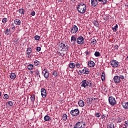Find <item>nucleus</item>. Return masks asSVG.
<instances>
[{
    "label": "nucleus",
    "mask_w": 128,
    "mask_h": 128,
    "mask_svg": "<svg viewBox=\"0 0 128 128\" xmlns=\"http://www.w3.org/2000/svg\"><path fill=\"white\" fill-rule=\"evenodd\" d=\"M42 74L44 76V78L47 80L50 77V72H48L47 70L44 69L42 71Z\"/></svg>",
    "instance_id": "1a4fd4ad"
},
{
    "label": "nucleus",
    "mask_w": 128,
    "mask_h": 128,
    "mask_svg": "<svg viewBox=\"0 0 128 128\" xmlns=\"http://www.w3.org/2000/svg\"><path fill=\"white\" fill-rule=\"evenodd\" d=\"M50 118L48 115L45 116L44 117V120L46 122H48V120H50Z\"/></svg>",
    "instance_id": "bb28decb"
},
{
    "label": "nucleus",
    "mask_w": 128,
    "mask_h": 128,
    "mask_svg": "<svg viewBox=\"0 0 128 128\" xmlns=\"http://www.w3.org/2000/svg\"><path fill=\"white\" fill-rule=\"evenodd\" d=\"M60 48L61 49V50L62 52H66L68 50V46L66 45V44L61 42L59 45Z\"/></svg>",
    "instance_id": "20e7f679"
},
{
    "label": "nucleus",
    "mask_w": 128,
    "mask_h": 128,
    "mask_svg": "<svg viewBox=\"0 0 128 128\" xmlns=\"http://www.w3.org/2000/svg\"><path fill=\"white\" fill-rule=\"evenodd\" d=\"M39 78H40V75H39Z\"/></svg>",
    "instance_id": "338daca9"
},
{
    "label": "nucleus",
    "mask_w": 128,
    "mask_h": 128,
    "mask_svg": "<svg viewBox=\"0 0 128 128\" xmlns=\"http://www.w3.org/2000/svg\"><path fill=\"white\" fill-rule=\"evenodd\" d=\"M4 100H8V94H5L4 95Z\"/></svg>",
    "instance_id": "49530a36"
},
{
    "label": "nucleus",
    "mask_w": 128,
    "mask_h": 128,
    "mask_svg": "<svg viewBox=\"0 0 128 128\" xmlns=\"http://www.w3.org/2000/svg\"><path fill=\"white\" fill-rule=\"evenodd\" d=\"M76 42L78 44H82L84 42V38L82 36H79L76 39Z\"/></svg>",
    "instance_id": "6e6552de"
},
{
    "label": "nucleus",
    "mask_w": 128,
    "mask_h": 128,
    "mask_svg": "<svg viewBox=\"0 0 128 128\" xmlns=\"http://www.w3.org/2000/svg\"><path fill=\"white\" fill-rule=\"evenodd\" d=\"M31 73H32V74H34V71H32V72H31Z\"/></svg>",
    "instance_id": "052dcab7"
},
{
    "label": "nucleus",
    "mask_w": 128,
    "mask_h": 128,
    "mask_svg": "<svg viewBox=\"0 0 128 128\" xmlns=\"http://www.w3.org/2000/svg\"><path fill=\"white\" fill-rule=\"evenodd\" d=\"M36 98V96L34 94H32L31 96L30 97V100L32 102H34V100Z\"/></svg>",
    "instance_id": "c756f323"
},
{
    "label": "nucleus",
    "mask_w": 128,
    "mask_h": 128,
    "mask_svg": "<svg viewBox=\"0 0 128 128\" xmlns=\"http://www.w3.org/2000/svg\"><path fill=\"white\" fill-rule=\"evenodd\" d=\"M92 24H94V26H96V28H98V26H100V24H98V20H94L92 22Z\"/></svg>",
    "instance_id": "b1692460"
},
{
    "label": "nucleus",
    "mask_w": 128,
    "mask_h": 128,
    "mask_svg": "<svg viewBox=\"0 0 128 128\" xmlns=\"http://www.w3.org/2000/svg\"><path fill=\"white\" fill-rule=\"evenodd\" d=\"M42 50V48H40V47L38 46V47H37L36 48V50L37 52H40Z\"/></svg>",
    "instance_id": "09e8293b"
},
{
    "label": "nucleus",
    "mask_w": 128,
    "mask_h": 128,
    "mask_svg": "<svg viewBox=\"0 0 128 128\" xmlns=\"http://www.w3.org/2000/svg\"><path fill=\"white\" fill-rule=\"evenodd\" d=\"M70 114L72 116H78L80 114V110L78 108L72 110L70 112Z\"/></svg>",
    "instance_id": "39448f33"
},
{
    "label": "nucleus",
    "mask_w": 128,
    "mask_h": 128,
    "mask_svg": "<svg viewBox=\"0 0 128 128\" xmlns=\"http://www.w3.org/2000/svg\"><path fill=\"white\" fill-rule=\"evenodd\" d=\"M88 64L90 68H94V66H95L94 62V61L92 60L89 61L88 62Z\"/></svg>",
    "instance_id": "6ab92c4d"
},
{
    "label": "nucleus",
    "mask_w": 128,
    "mask_h": 128,
    "mask_svg": "<svg viewBox=\"0 0 128 128\" xmlns=\"http://www.w3.org/2000/svg\"><path fill=\"white\" fill-rule=\"evenodd\" d=\"M78 104L79 106H80L81 108H84V100H80L78 102Z\"/></svg>",
    "instance_id": "f3484780"
},
{
    "label": "nucleus",
    "mask_w": 128,
    "mask_h": 128,
    "mask_svg": "<svg viewBox=\"0 0 128 128\" xmlns=\"http://www.w3.org/2000/svg\"><path fill=\"white\" fill-rule=\"evenodd\" d=\"M101 78H102V82H104V80H105V77H104V72H102V76H101Z\"/></svg>",
    "instance_id": "4c0bfd02"
},
{
    "label": "nucleus",
    "mask_w": 128,
    "mask_h": 128,
    "mask_svg": "<svg viewBox=\"0 0 128 128\" xmlns=\"http://www.w3.org/2000/svg\"><path fill=\"white\" fill-rule=\"evenodd\" d=\"M113 80L115 84H120V76H114Z\"/></svg>",
    "instance_id": "f8f14e48"
},
{
    "label": "nucleus",
    "mask_w": 128,
    "mask_h": 128,
    "mask_svg": "<svg viewBox=\"0 0 128 128\" xmlns=\"http://www.w3.org/2000/svg\"><path fill=\"white\" fill-rule=\"evenodd\" d=\"M58 2H62V0H58Z\"/></svg>",
    "instance_id": "4d7b16f0"
},
{
    "label": "nucleus",
    "mask_w": 128,
    "mask_h": 128,
    "mask_svg": "<svg viewBox=\"0 0 128 128\" xmlns=\"http://www.w3.org/2000/svg\"><path fill=\"white\" fill-rule=\"evenodd\" d=\"M109 128H114V124L112 123H111L109 125Z\"/></svg>",
    "instance_id": "c03bdc74"
},
{
    "label": "nucleus",
    "mask_w": 128,
    "mask_h": 128,
    "mask_svg": "<svg viewBox=\"0 0 128 128\" xmlns=\"http://www.w3.org/2000/svg\"><path fill=\"white\" fill-rule=\"evenodd\" d=\"M72 2H76V0H71Z\"/></svg>",
    "instance_id": "13d9d810"
},
{
    "label": "nucleus",
    "mask_w": 128,
    "mask_h": 128,
    "mask_svg": "<svg viewBox=\"0 0 128 128\" xmlns=\"http://www.w3.org/2000/svg\"><path fill=\"white\" fill-rule=\"evenodd\" d=\"M68 119V115H66V114H64L62 116V120H66Z\"/></svg>",
    "instance_id": "2f4dec72"
},
{
    "label": "nucleus",
    "mask_w": 128,
    "mask_h": 128,
    "mask_svg": "<svg viewBox=\"0 0 128 128\" xmlns=\"http://www.w3.org/2000/svg\"><path fill=\"white\" fill-rule=\"evenodd\" d=\"M102 2V4L103 6H104V4H106V2H108V0H102L101 1Z\"/></svg>",
    "instance_id": "ea45409f"
},
{
    "label": "nucleus",
    "mask_w": 128,
    "mask_h": 128,
    "mask_svg": "<svg viewBox=\"0 0 128 128\" xmlns=\"http://www.w3.org/2000/svg\"><path fill=\"white\" fill-rule=\"evenodd\" d=\"M102 119L106 118V115L103 114L102 116Z\"/></svg>",
    "instance_id": "5fc2aeb1"
},
{
    "label": "nucleus",
    "mask_w": 128,
    "mask_h": 128,
    "mask_svg": "<svg viewBox=\"0 0 128 128\" xmlns=\"http://www.w3.org/2000/svg\"><path fill=\"white\" fill-rule=\"evenodd\" d=\"M90 32H88V34H90Z\"/></svg>",
    "instance_id": "e2e57ef3"
},
{
    "label": "nucleus",
    "mask_w": 128,
    "mask_h": 128,
    "mask_svg": "<svg viewBox=\"0 0 128 128\" xmlns=\"http://www.w3.org/2000/svg\"><path fill=\"white\" fill-rule=\"evenodd\" d=\"M52 75L54 76H58V72L54 71L52 73Z\"/></svg>",
    "instance_id": "a18cd8bd"
},
{
    "label": "nucleus",
    "mask_w": 128,
    "mask_h": 128,
    "mask_svg": "<svg viewBox=\"0 0 128 128\" xmlns=\"http://www.w3.org/2000/svg\"><path fill=\"white\" fill-rule=\"evenodd\" d=\"M108 102L110 106H114V104H116V98H114L112 96H110L109 97Z\"/></svg>",
    "instance_id": "0eeeda50"
},
{
    "label": "nucleus",
    "mask_w": 128,
    "mask_h": 128,
    "mask_svg": "<svg viewBox=\"0 0 128 128\" xmlns=\"http://www.w3.org/2000/svg\"><path fill=\"white\" fill-rule=\"evenodd\" d=\"M31 15L32 16H36V12L34 11H32V12H31Z\"/></svg>",
    "instance_id": "8fccbe9b"
},
{
    "label": "nucleus",
    "mask_w": 128,
    "mask_h": 128,
    "mask_svg": "<svg viewBox=\"0 0 128 128\" xmlns=\"http://www.w3.org/2000/svg\"><path fill=\"white\" fill-rule=\"evenodd\" d=\"M97 42H96V40L94 38L92 40H91V44H96Z\"/></svg>",
    "instance_id": "72a5a7b5"
},
{
    "label": "nucleus",
    "mask_w": 128,
    "mask_h": 128,
    "mask_svg": "<svg viewBox=\"0 0 128 128\" xmlns=\"http://www.w3.org/2000/svg\"><path fill=\"white\" fill-rule=\"evenodd\" d=\"M126 6H128V5H125Z\"/></svg>",
    "instance_id": "69168bd1"
},
{
    "label": "nucleus",
    "mask_w": 128,
    "mask_h": 128,
    "mask_svg": "<svg viewBox=\"0 0 128 128\" xmlns=\"http://www.w3.org/2000/svg\"><path fill=\"white\" fill-rule=\"evenodd\" d=\"M92 86V82L90 81L83 80L81 82V86L82 88H86V86L90 88Z\"/></svg>",
    "instance_id": "f03ea898"
},
{
    "label": "nucleus",
    "mask_w": 128,
    "mask_h": 128,
    "mask_svg": "<svg viewBox=\"0 0 128 128\" xmlns=\"http://www.w3.org/2000/svg\"><path fill=\"white\" fill-rule=\"evenodd\" d=\"M2 96V92H0V96Z\"/></svg>",
    "instance_id": "680f3d73"
},
{
    "label": "nucleus",
    "mask_w": 128,
    "mask_h": 128,
    "mask_svg": "<svg viewBox=\"0 0 128 128\" xmlns=\"http://www.w3.org/2000/svg\"><path fill=\"white\" fill-rule=\"evenodd\" d=\"M10 77L12 80H14L16 78V74L12 72L10 75Z\"/></svg>",
    "instance_id": "a878e982"
},
{
    "label": "nucleus",
    "mask_w": 128,
    "mask_h": 128,
    "mask_svg": "<svg viewBox=\"0 0 128 128\" xmlns=\"http://www.w3.org/2000/svg\"><path fill=\"white\" fill-rule=\"evenodd\" d=\"M18 12L20 14H24V12H26V11L24 8H20L18 10Z\"/></svg>",
    "instance_id": "5701e85b"
},
{
    "label": "nucleus",
    "mask_w": 128,
    "mask_h": 128,
    "mask_svg": "<svg viewBox=\"0 0 128 128\" xmlns=\"http://www.w3.org/2000/svg\"><path fill=\"white\" fill-rule=\"evenodd\" d=\"M94 116L96 118H100V116H102V114H100V113L96 112L94 114Z\"/></svg>",
    "instance_id": "f704fd0d"
},
{
    "label": "nucleus",
    "mask_w": 128,
    "mask_h": 128,
    "mask_svg": "<svg viewBox=\"0 0 128 128\" xmlns=\"http://www.w3.org/2000/svg\"><path fill=\"white\" fill-rule=\"evenodd\" d=\"M75 66H76V68H82V65L80 64L77 62L75 64Z\"/></svg>",
    "instance_id": "cd10ccee"
},
{
    "label": "nucleus",
    "mask_w": 128,
    "mask_h": 128,
    "mask_svg": "<svg viewBox=\"0 0 128 128\" xmlns=\"http://www.w3.org/2000/svg\"><path fill=\"white\" fill-rule=\"evenodd\" d=\"M36 74L37 76H38V74H40V70H36Z\"/></svg>",
    "instance_id": "3c124183"
},
{
    "label": "nucleus",
    "mask_w": 128,
    "mask_h": 128,
    "mask_svg": "<svg viewBox=\"0 0 128 128\" xmlns=\"http://www.w3.org/2000/svg\"><path fill=\"white\" fill-rule=\"evenodd\" d=\"M98 4V0H91V6H96Z\"/></svg>",
    "instance_id": "4468645a"
},
{
    "label": "nucleus",
    "mask_w": 128,
    "mask_h": 128,
    "mask_svg": "<svg viewBox=\"0 0 128 128\" xmlns=\"http://www.w3.org/2000/svg\"><path fill=\"white\" fill-rule=\"evenodd\" d=\"M96 100V98H90L87 100V102L90 104H91L92 102V100Z\"/></svg>",
    "instance_id": "4be33fe9"
},
{
    "label": "nucleus",
    "mask_w": 128,
    "mask_h": 128,
    "mask_svg": "<svg viewBox=\"0 0 128 128\" xmlns=\"http://www.w3.org/2000/svg\"><path fill=\"white\" fill-rule=\"evenodd\" d=\"M32 48L30 47L28 48L26 50V54H27L28 56V58H30V57L32 56Z\"/></svg>",
    "instance_id": "9d476101"
},
{
    "label": "nucleus",
    "mask_w": 128,
    "mask_h": 128,
    "mask_svg": "<svg viewBox=\"0 0 128 128\" xmlns=\"http://www.w3.org/2000/svg\"><path fill=\"white\" fill-rule=\"evenodd\" d=\"M120 80H124V76L122 75H120L119 76Z\"/></svg>",
    "instance_id": "de8ad7c7"
},
{
    "label": "nucleus",
    "mask_w": 128,
    "mask_h": 128,
    "mask_svg": "<svg viewBox=\"0 0 128 128\" xmlns=\"http://www.w3.org/2000/svg\"><path fill=\"white\" fill-rule=\"evenodd\" d=\"M125 124V126H126L127 128H128V121H126L124 122Z\"/></svg>",
    "instance_id": "603ef678"
},
{
    "label": "nucleus",
    "mask_w": 128,
    "mask_h": 128,
    "mask_svg": "<svg viewBox=\"0 0 128 128\" xmlns=\"http://www.w3.org/2000/svg\"><path fill=\"white\" fill-rule=\"evenodd\" d=\"M106 89H104V90H106Z\"/></svg>",
    "instance_id": "774afa93"
},
{
    "label": "nucleus",
    "mask_w": 128,
    "mask_h": 128,
    "mask_svg": "<svg viewBox=\"0 0 128 128\" xmlns=\"http://www.w3.org/2000/svg\"><path fill=\"white\" fill-rule=\"evenodd\" d=\"M60 56H62V54L60 53Z\"/></svg>",
    "instance_id": "0e129e2a"
},
{
    "label": "nucleus",
    "mask_w": 128,
    "mask_h": 128,
    "mask_svg": "<svg viewBox=\"0 0 128 128\" xmlns=\"http://www.w3.org/2000/svg\"><path fill=\"white\" fill-rule=\"evenodd\" d=\"M41 96L42 98H46V89L44 88L41 89Z\"/></svg>",
    "instance_id": "ddd939ff"
},
{
    "label": "nucleus",
    "mask_w": 128,
    "mask_h": 128,
    "mask_svg": "<svg viewBox=\"0 0 128 128\" xmlns=\"http://www.w3.org/2000/svg\"><path fill=\"white\" fill-rule=\"evenodd\" d=\"M70 42H71L72 44H73V45L76 44V36H72L71 37Z\"/></svg>",
    "instance_id": "2eb2a0df"
},
{
    "label": "nucleus",
    "mask_w": 128,
    "mask_h": 128,
    "mask_svg": "<svg viewBox=\"0 0 128 128\" xmlns=\"http://www.w3.org/2000/svg\"><path fill=\"white\" fill-rule=\"evenodd\" d=\"M40 37L39 36L36 35L34 36V39L36 40H40Z\"/></svg>",
    "instance_id": "58836bf2"
},
{
    "label": "nucleus",
    "mask_w": 128,
    "mask_h": 128,
    "mask_svg": "<svg viewBox=\"0 0 128 128\" xmlns=\"http://www.w3.org/2000/svg\"><path fill=\"white\" fill-rule=\"evenodd\" d=\"M78 30V26L76 25H74L72 26L71 29V34H76Z\"/></svg>",
    "instance_id": "9b49d317"
},
{
    "label": "nucleus",
    "mask_w": 128,
    "mask_h": 128,
    "mask_svg": "<svg viewBox=\"0 0 128 128\" xmlns=\"http://www.w3.org/2000/svg\"><path fill=\"white\" fill-rule=\"evenodd\" d=\"M12 30H16V27L14 26V25H12Z\"/></svg>",
    "instance_id": "6e6d98bb"
},
{
    "label": "nucleus",
    "mask_w": 128,
    "mask_h": 128,
    "mask_svg": "<svg viewBox=\"0 0 128 128\" xmlns=\"http://www.w3.org/2000/svg\"><path fill=\"white\" fill-rule=\"evenodd\" d=\"M40 61L38 60H36L35 61H34V65L36 66H38V64H40Z\"/></svg>",
    "instance_id": "473e14b6"
},
{
    "label": "nucleus",
    "mask_w": 128,
    "mask_h": 128,
    "mask_svg": "<svg viewBox=\"0 0 128 128\" xmlns=\"http://www.w3.org/2000/svg\"><path fill=\"white\" fill-rule=\"evenodd\" d=\"M118 24H116L115 26H114V27H112V30L113 32H116V30H118Z\"/></svg>",
    "instance_id": "c85d7f7f"
},
{
    "label": "nucleus",
    "mask_w": 128,
    "mask_h": 128,
    "mask_svg": "<svg viewBox=\"0 0 128 128\" xmlns=\"http://www.w3.org/2000/svg\"><path fill=\"white\" fill-rule=\"evenodd\" d=\"M110 64L112 68H118V64H120V63L118 60H113L110 62Z\"/></svg>",
    "instance_id": "423d86ee"
},
{
    "label": "nucleus",
    "mask_w": 128,
    "mask_h": 128,
    "mask_svg": "<svg viewBox=\"0 0 128 128\" xmlns=\"http://www.w3.org/2000/svg\"><path fill=\"white\" fill-rule=\"evenodd\" d=\"M8 104L10 106H14V103L10 101V102H8Z\"/></svg>",
    "instance_id": "37998d69"
},
{
    "label": "nucleus",
    "mask_w": 128,
    "mask_h": 128,
    "mask_svg": "<svg viewBox=\"0 0 128 128\" xmlns=\"http://www.w3.org/2000/svg\"><path fill=\"white\" fill-rule=\"evenodd\" d=\"M68 66H69V68H72V70H74V68H76V64H74V63L70 62L68 64Z\"/></svg>",
    "instance_id": "aec40b11"
},
{
    "label": "nucleus",
    "mask_w": 128,
    "mask_h": 128,
    "mask_svg": "<svg viewBox=\"0 0 128 128\" xmlns=\"http://www.w3.org/2000/svg\"><path fill=\"white\" fill-rule=\"evenodd\" d=\"M94 56H100V52H94Z\"/></svg>",
    "instance_id": "c9c22d12"
},
{
    "label": "nucleus",
    "mask_w": 128,
    "mask_h": 128,
    "mask_svg": "<svg viewBox=\"0 0 128 128\" xmlns=\"http://www.w3.org/2000/svg\"><path fill=\"white\" fill-rule=\"evenodd\" d=\"M104 20H110V16L108 15H106L104 18Z\"/></svg>",
    "instance_id": "e433bc0d"
},
{
    "label": "nucleus",
    "mask_w": 128,
    "mask_h": 128,
    "mask_svg": "<svg viewBox=\"0 0 128 128\" xmlns=\"http://www.w3.org/2000/svg\"><path fill=\"white\" fill-rule=\"evenodd\" d=\"M6 22H8V18H4L2 20V22H3V24H6Z\"/></svg>",
    "instance_id": "79ce46f5"
},
{
    "label": "nucleus",
    "mask_w": 128,
    "mask_h": 128,
    "mask_svg": "<svg viewBox=\"0 0 128 128\" xmlns=\"http://www.w3.org/2000/svg\"><path fill=\"white\" fill-rule=\"evenodd\" d=\"M14 24L16 26H20V20L19 19H16L14 20Z\"/></svg>",
    "instance_id": "412c9836"
},
{
    "label": "nucleus",
    "mask_w": 128,
    "mask_h": 128,
    "mask_svg": "<svg viewBox=\"0 0 128 128\" xmlns=\"http://www.w3.org/2000/svg\"><path fill=\"white\" fill-rule=\"evenodd\" d=\"M122 106L125 110H128V102H122Z\"/></svg>",
    "instance_id": "a211bd4d"
},
{
    "label": "nucleus",
    "mask_w": 128,
    "mask_h": 128,
    "mask_svg": "<svg viewBox=\"0 0 128 128\" xmlns=\"http://www.w3.org/2000/svg\"><path fill=\"white\" fill-rule=\"evenodd\" d=\"M79 72H78V74H80V76H82V71L81 70H79Z\"/></svg>",
    "instance_id": "864d4df0"
},
{
    "label": "nucleus",
    "mask_w": 128,
    "mask_h": 128,
    "mask_svg": "<svg viewBox=\"0 0 128 128\" xmlns=\"http://www.w3.org/2000/svg\"><path fill=\"white\" fill-rule=\"evenodd\" d=\"M82 72L84 74H90V70H88V68H85L82 70Z\"/></svg>",
    "instance_id": "dca6fc26"
},
{
    "label": "nucleus",
    "mask_w": 128,
    "mask_h": 128,
    "mask_svg": "<svg viewBox=\"0 0 128 128\" xmlns=\"http://www.w3.org/2000/svg\"><path fill=\"white\" fill-rule=\"evenodd\" d=\"M86 123L84 122H78L76 123L73 128H84Z\"/></svg>",
    "instance_id": "7ed1b4c3"
},
{
    "label": "nucleus",
    "mask_w": 128,
    "mask_h": 128,
    "mask_svg": "<svg viewBox=\"0 0 128 128\" xmlns=\"http://www.w3.org/2000/svg\"><path fill=\"white\" fill-rule=\"evenodd\" d=\"M77 10L80 14H84L86 10V5L84 3H80L77 6Z\"/></svg>",
    "instance_id": "f257e3e1"
},
{
    "label": "nucleus",
    "mask_w": 128,
    "mask_h": 128,
    "mask_svg": "<svg viewBox=\"0 0 128 128\" xmlns=\"http://www.w3.org/2000/svg\"><path fill=\"white\" fill-rule=\"evenodd\" d=\"M28 70H32L34 68V65L32 64H29L28 66Z\"/></svg>",
    "instance_id": "7c9ffc66"
},
{
    "label": "nucleus",
    "mask_w": 128,
    "mask_h": 128,
    "mask_svg": "<svg viewBox=\"0 0 128 128\" xmlns=\"http://www.w3.org/2000/svg\"><path fill=\"white\" fill-rule=\"evenodd\" d=\"M10 29L6 28V30L4 31V34H6V36H10Z\"/></svg>",
    "instance_id": "393cba45"
},
{
    "label": "nucleus",
    "mask_w": 128,
    "mask_h": 128,
    "mask_svg": "<svg viewBox=\"0 0 128 128\" xmlns=\"http://www.w3.org/2000/svg\"><path fill=\"white\" fill-rule=\"evenodd\" d=\"M98 2H102V0H98Z\"/></svg>",
    "instance_id": "bf43d9fd"
},
{
    "label": "nucleus",
    "mask_w": 128,
    "mask_h": 128,
    "mask_svg": "<svg viewBox=\"0 0 128 128\" xmlns=\"http://www.w3.org/2000/svg\"><path fill=\"white\" fill-rule=\"evenodd\" d=\"M84 54H86V56H90V52L86 50Z\"/></svg>",
    "instance_id": "a19ab883"
}]
</instances>
